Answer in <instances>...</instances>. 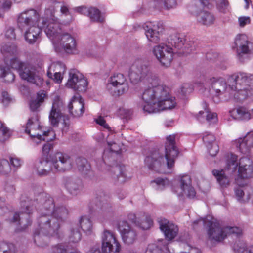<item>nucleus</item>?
Returning <instances> with one entry per match:
<instances>
[{"instance_id":"obj_1","label":"nucleus","mask_w":253,"mask_h":253,"mask_svg":"<svg viewBox=\"0 0 253 253\" xmlns=\"http://www.w3.org/2000/svg\"><path fill=\"white\" fill-rule=\"evenodd\" d=\"M56 11L55 6L51 5L45 8L40 17L34 9L25 10L18 15L17 26L21 31H25V39L29 43H34L41 30H44L56 52L65 51L67 53H75L77 51L75 39L71 34L64 32L62 28V25L69 24L73 21V17L65 5L61 7L60 12L61 16L67 17L66 20H60L56 17Z\"/></svg>"},{"instance_id":"obj_2","label":"nucleus","mask_w":253,"mask_h":253,"mask_svg":"<svg viewBox=\"0 0 253 253\" xmlns=\"http://www.w3.org/2000/svg\"><path fill=\"white\" fill-rule=\"evenodd\" d=\"M210 86L209 92L212 100L215 103L232 100L242 102L248 97L253 96V74L240 72L229 77L227 83L221 77L207 79L204 74L196 76L194 86L184 84L181 88L183 95L190 93L193 88L200 90Z\"/></svg>"},{"instance_id":"obj_3","label":"nucleus","mask_w":253,"mask_h":253,"mask_svg":"<svg viewBox=\"0 0 253 253\" xmlns=\"http://www.w3.org/2000/svg\"><path fill=\"white\" fill-rule=\"evenodd\" d=\"M232 146L243 156L232 153L228 154L226 157V168L224 169H214L212 174L221 187H226L229 183L226 172L228 174H231L238 167L235 182L240 187H242L247 184L248 179L253 175L252 162L248 157L253 148V130L248 132L245 136L233 140Z\"/></svg>"},{"instance_id":"obj_4","label":"nucleus","mask_w":253,"mask_h":253,"mask_svg":"<svg viewBox=\"0 0 253 253\" xmlns=\"http://www.w3.org/2000/svg\"><path fill=\"white\" fill-rule=\"evenodd\" d=\"M20 200L21 211L9 213L12 217L9 221H20L24 219L29 221L28 218L34 213L33 209H30L34 205L37 216L39 217L51 216L57 219H62L68 214V211L65 207H56L53 198L50 195L43 192H40L33 201L29 199L27 194L22 195Z\"/></svg>"},{"instance_id":"obj_5","label":"nucleus","mask_w":253,"mask_h":253,"mask_svg":"<svg viewBox=\"0 0 253 253\" xmlns=\"http://www.w3.org/2000/svg\"><path fill=\"white\" fill-rule=\"evenodd\" d=\"M16 52L17 47L13 43L8 42L1 44L0 52L3 57L4 64L0 65V78L3 79L5 82H12L15 79V76L11 71V69H13L19 73L23 80L37 86H41L43 79L32 65L22 62L18 58H13L8 61L7 58Z\"/></svg>"},{"instance_id":"obj_6","label":"nucleus","mask_w":253,"mask_h":253,"mask_svg":"<svg viewBox=\"0 0 253 253\" xmlns=\"http://www.w3.org/2000/svg\"><path fill=\"white\" fill-rule=\"evenodd\" d=\"M175 135L167 137L164 154L157 149H152L149 152L144 160L145 165L149 169L165 174L172 171L179 153L175 145Z\"/></svg>"},{"instance_id":"obj_7","label":"nucleus","mask_w":253,"mask_h":253,"mask_svg":"<svg viewBox=\"0 0 253 253\" xmlns=\"http://www.w3.org/2000/svg\"><path fill=\"white\" fill-rule=\"evenodd\" d=\"M141 99L139 107L144 112L150 114L171 110L176 105L175 98L169 94V87L158 84L145 89L141 95Z\"/></svg>"},{"instance_id":"obj_8","label":"nucleus","mask_w":253,"mask_h":253,"mask_svg":"<svg viewBox=\"0 0 253 253\" xmlns=\"http://www.w3.org/2000/svg\"><path fill=\"white\" fill-rule=\"evenodd\" d=\"M184 38L180 34L171 35L166 43H161L153 47L152 52L161 65L168 67L173 59V55L177 53L188 54L195 50L192 42L184 43Z\"/></svg>"},{"instance_id":"obj_9","label":"nucleus","mask_w":253,"mask_h":253,"mask_svg":"<svg viewBox=\"0 0 253 253\" xmlns=\"http://www.w3.org/2000/svg\"><path fill=\"white\" fill-rule=\"evenodd\" d=\"M208 239L211 241L221 242L228 236L233 235L237 238L243 235L244 227L243 226H230L222 225L220 222H205Z\"/></svg>"},{"instance_id":"obj_10","label":"nucleus","mask_w":253,"mask_h":253,"mask_svg":"<svg viewBox=\"0 0 253 253\" xmlns=\"http://www.w3.org/2000/svg\"><path fill=\"white\" fill-rule=\"evenodd\" d=\"M128 76L133 84L146 80L147 83L152 86L159 83V79L156 75H153L150 67L142 59L135 60L130 67Z\"/></svg>"},{"instance_id":"obj_11","label":"nucleus","mask_w":253,"mask_h":253,"mask_svg":"<svg viewBox=\"0 0 253 253\" xmlns=\"http://www.w3.org/2000/svg\"><path fill=\"white\" fill-rule=\"evenodd\" d=\"M60 222H39L34 232V242L40 247L47 246L50 237H60Z\"/></svg>"},{"instance_id":"obj_12","label":"nucleus","mask_w":253,"mask_h":253,"mask_svg":"<svg viewBox=\"0 0 253 253\" xmlns=\"http://www.w3.org/2000/svg\"><path fill=\"white\" fill-rule=\"evenodd\" d=\"M24 130L37 144L42 140L48 142L51 141L55 138V132L52 128H49L46 131L42 130L36 114L34 117L28 120Z\"/></svg>"},{"instance_id":"obj_13","label":"nucleus","mask_w":253,"mask_h":253,"mask_svg":"<svg viewBox=\"0 0 253 253\" xmlns=\"http://www.w3.org/2000/svg\"><path fill=\"white\" fill-rule=\"evenodd\" d=\"M65 109L63 100L58 96H56L53 101L52 106L49 115V121L51 125L56 127L59 123L62 125V133L66 132L69 128V118L64 115L62 111Z\"/></svg>"},{"instance_id":"obj_14","label":"nucleus","mask_w":253,"mask_h":253,"mask_svg":"<svg viewBox=\"0 0 253 253\" xmlns=\"http://www.w3.org/2000/svg\"><path fill=\"white\" fill-rule=\"evenodd\" d=\"M175 181L178 185H173L171 189L178 197H186L189 199H193L196 197V192L192 185L191 178L189 175H179L175 179Z\"/></svg>"},{"instance_id":"obj_15","label":"nucleus","mask_w":253,"mask_h":253,"mask_svg":"<svg viewBox=\"0 0 253 253\" xmlns=\"http://www.w3.org/2000/svg\"><path fill=\"white\" fill-rule=\"evenodd\" d=\"M73 165V160L68 155L57 152L53 155L46 168L56 172H65L71 170Z\"/></svg>"},{"instance_id":"obj_16","label":"nucleus","mask_w":253,"mask_h":253,"mask_svg":"<svg viewBox=\"0 0 253 253\" xmlns=\"http://www.w3.org/2000/svg\"><path fill=\"white\" fill-rule=\"evenodd\" d=\"M107 87L112 95L120 96L129 88L125 77L121 73H115L108 80Z\"/></svg>"},{"instance_id":"obj_17","label":"nucleus","mask_w":253,"mask_h":253,"mask_svg":"<svg viewBox=\"0 0 253 253\" xmlns=\"http://www.w3.org/2000/svg\"><path fill=\"white\" fill-rule=\"evenodd\" d=\"M235 44L237 48V54L241 62H245L249 55L253 54V43L249 41L245 34L237 35L235 39Z\"/></svg>"},{"instance_id":"obj_18","label":"nucleus","mask_w":253,"mask_h":253,"mask_svg":"<svg viewBox=\"0 0 253 253\" xmlns=\"http://www.w3.org/2000/svg\"><path fill=\"white\" fill-rule=\"evenodd\" d=\"M66 85L74 90L84 92L87 89L88 83L84 75L79 71L71 69L69 72V77Z\"/></svg>"},{"instance_id":"obj_19","label":"nucleus","mask_w":253,"mask_h":253,"mask_svg":"<svg viewBox=\"0 0 253 253\" xmlns=\"http://www.w3.org/2000/svg\"><path fill=\"white\" fill-rule=\"evenodd\" d=\"M46 142H47V141ZM52 148V145L49 143H45L42 147V157L35 166L36 171L39 176L47 175L49 172V169H46V168L48 166L51 161V158L53 157V156L49 155V152Z\"/></svg>"},{"instance_id":"obj_20","label":"nucleus","mask_w":253,"mask_h":253,"mask_svg":"<svg viewBox=\"0 0 253 253\" xmlns=\"http://www.w3.org/2000/svg\"><path fill=\"white\" fill-rule=\"evenodd\" d=\"M143 28L149 42L154 43L159 42V33L164 28L161 22H147L143 24Z\"/></svg>"},{"instance_id":"obj_21","label":"nucleus","mask_w":253,"mask_h":253,"mask_svg":"<svg viewBox=\"0 0 253 253\" xmlns=\"http://www.w3.org/2000/svg\"><path fill=\"white\" fill-rule=\"evenodd\" d=\"M188 10L196 17L197 22L202 25L210 26L214 24L215 17L212 13L206 11H200L195 5L188 6Z\"/></svg>"},{"instance_id":"obj_22","label":"nucleus","mask_w":253,"mask_h":253,"mask_svg":"<svg viewBox=\"0 0 253 253\" xmlns=\"http://www.w3.org/2000/svg\"><path fill=\"white\" fill-rule=\"evenodd\" d=\"M120 245L114 235L108 231L104 233L102 239V253H119Z\"/></svg>"},{"instance_id":"obj_23","label":"nucleus","mask_w":253,"mask_h":253,"mask_svg":"<svg viewBox=\"0 0 253 253\" xmlns=\"http://www.w3.org/2000/svg\"><path fill=\"white\" fill-rule=\"evenodd\" d=\"M66 70V66L63 63L59 61L53 62L48 68L47 75L55 83L60 84L62 82Z\"/></svg>"},{"instance_id":"obj_24","label":"nucleus","mask_w":253,"mask_h":253,"mask_svg":"<svg viewBox=\"0 0 253 253\" xmlns=\"http://www.w3.org/2000/svg\"><path fill=\"white\" fill-rule=\"evenodd\" d=\"M109 148L105 150L103 154L102 160L100 164L101 167H105L107 170H108V166H111L114 162V157L120 154L121 149L114 142H107Z\"/></svg>"},{"instance_id":"obj_25","label":"nucleus","mask_w":253,"mask_h":253,"mask_svg":"<svg viewBox=\"0 0 253 253\" xmlns=\"http://www.w3.org/2000/svg\"><path fill=\"white\" fill-rule=\"evenodd\" d=\"M67 108L69 113L73 117H80L84 111V100L80 94H76L71 99Z\"/></svg>"},{"instance_id":"obj_26","label":"nucleus","mask_w":253,"mask_h":253,"mask_svg":"<svg viewBox=\"0 0 253 253\" xmlns=\"http://www.w3.org/2000/svg\"><path fill=\"white\" fill-rule=\"evenodd\" d=\"M118 229L123 242L127 245L133 244L136 239V232L131 228L128 222H119Z\"/></svg>"},{"instance_id":"obj_27","label":"nucleus","mask_w":253,"mask_h":253,"mask_svg":"<svg viewBox=\"0 0 253 253\" xmlns=\"http://www.w3.org/2000/svg\"><path fill=\"white\" fill-rule=\"evenodd\" d=\"M160 228L168 240L174 239L178 231L177 226L172 222H160Z\"/></svg>"},{"instance_id":"obj_28","label":"nucleus","mask_w":253,"mask_h":253,"mask_svg":"<svg viewBox=\"0 0 253 253\" xmlns=\"http://www.w3.org/2000/svg\"><path fill=\"white\" fill-rule=\"evenodd\" d=\"M204 111H200L197 115L196 118L200 122H203L205 120L209 124L216 123L217 121V115L216 113L211 112L208 108L207 104L204 105Z\"/></svg>"},{"instance_id":"obj_29","label":"nucleus","mask_w":253,"mask_h":253,"mask_svg":"<svg viewBox=\"0 0 253 253\" xmlns=\"http://www.w3.org/2000/svg\"><path fill=\"white\" fill-rule=\"evenodd\" d=\"M230 116L234 119L239 121L249 120V111L243 107L234 108L229 112Z\"/></svg>"},{"instance_id":"obj_30","label":"nucleus","mask_w":253,"mask_h":253,"mask_svg":"<svg viewBox=\"0 0 253 253\" xmlns=\"http://www.w3.org/2000/svg\"><path fill=\"white\" fill-rule=\"evenodd\" d=\"M82 239V234L80 231L78 224H73L68 234V239L70 242L77 243Z\"/></svg>"},{"instance_id":"obj_31","label":"nucleus","mask_w":253,"mask_h":253,"mask_svg":"<svg viewBox=\"0 0 253 253\" xmlns=\"http://www.w3.org/2000/svg\"><path fill=\"white\" fill-rule=\"evenodd\" d=\"M154 2L155 7L158 9L162 8L169 9L175 7L176 5L175 0H155Z\"/></svg>"},{"instance_id":"obj_32","label":"nucleus","mask_w":253,"mask_h":253,"mask_svg":"<svg viewBox=\"0 0 253 253\" xmlns=\"http://www.w3.org/2000/svg\"><path fill=\"white\" fill-rule=\"evenodd\" d=\"M170 183L167 178H156L151 182L152 187L156 190H162L169 186Z\"/></svg>"},{"instance_id":"obj_33","label":"nucleus","mask_w":253,"mask_h":253,"mask_svg":"<svg viewBox=\"0 0 253 253\" xmlns=\"http://www.w3.org/2000/svg\"><path fill=\"white\" fill-rule=\"evenodd\" d=\"M108 171H119V174L117 175V178L120 182H123L125 181V172L123 171V168L124 166L122 167L120 165H118L116 164V162H113L111 166H108Z\"/></svg>"},{"instance_id":"obj_34","label":"nucleus","mask_w":253,"mask_h":253,"mask_svg":"<svg viewBox=\"0 0 253 253\" xmlns=\"http://www.w3.org/2000/svg\"><path fill=\"white\" fill-rule=\"evenodd\" d=\"M87 15L92 21L102 22L104 20V17L100 11L94 7L89 8Z\"/></svg>"},{"instance_id":"obj_35","label":"nucleus","mask_w":253,"mask_h":253,"mask_svg":"<svg viewBox=\"0 0 253 253\" xmlns=\"http://www.w3.org/2000/svg\"><path fill=\"white\" fill-rule=\"evenodd\" d=\"M76 164L79 170L84 174H87V171L90 169V166L88 163L86 159L79 157L76 160Z\"/></svg>"},{"instance_id":"obj_36","label":"nucleus","mask_w":253,"mask_h":253,"mask_svg":"<svg viewBox=\"0 0 253 253\" xmlns=\"http://www.w3.org/2000/svg\"><path fill=\"white\" fill-rule=\"evenodd\" d=\"M219 12L227 13L230 12V6L227 0H215Z\"/></svg>"},{"instance_id":"obj_37","label":"nucleus","mask_w":253,"mask_h":253,"mask_svg":"<svg viewBox=\"0 0 253 253\" xmlns=\"http://www.w3.org/2000/svg\"><path fill=\"white\" fill-rule=\"evenodd\" d=\"M0 253H16V247L12 243H0Z\"/></svg>"},{"instance_id":"obj_38","label":"nucleus","mask_w":253,"mask_h":253,"mask_svg":"<svg viewBox=\"0 0 253 253\" xmlns=\"http://www.w3.org/2000/svg\"><path fill=\"white\" fill-rule=\"evenodd\" d=\"M11 135V130L4 124L0 122V141L6 140Z\"/></svg>"},{"instance_id":"obj_39","label":"nucleus","mask_w":253,"mask_h":253,"mask_svg":"<svg viewBox=\"0 0 253 253\" xmlns=\"http://www.w3.org/2000/svg\"><path fill=\"white\" fill-rule=\"evenodd\" d=\"M65 187L69 192L73 195L77 194L79 190V185L70 179L67 181Z\"/></svg>"},{"instance_id":"obj_40","label":"nucleus","mask_w":253,"mask_h":253,"mask_svg":"<svg viewBox=\"0 0 253 253\" xmlns=\"http://www.w3.org/2000/svg\"><path fill=\"white\" fill-rule=\"evenodd\" d=\"M54 253H81L77 249H72L71 251L67 250V246L63 244H58L53 248Z\"/></svg>"},{"instance_id":"obj_41","label":"nucleus","mask_w":253,"mask_h":253,"mask_svg":"<svg viewBox=\"0 0 253 253\" xmlns=\"http://www.w3.org/2000/svg\"><path fill=\"white\" fill-rule=\"evenodd\" d=\"M202 139L207 147L211 146V145L214 143L215 137L212 133L209 132H205L203 133Z\"/></svg>"},{"instance_id":"obj_42","label":"nucleus","mask_w":253,"mask_h":253,"mask_svg":"<svg viewBox=\"0 0 253 253\" xmlns=\"http://www.w3.org/2000/svg\"><path fill=\"white\" fill-rule=\"evenodd\" d=\"M9 159L10 166L11 165L16 169L19 168L23 163V161L15 155L10 156Z\"/></svg>"},{"instance_id":"obj_43","label":"nucleus","mask_w":253,"mask_h":253,"mask_svg":"<svg viewBox=\"0 0 253 253\" xmlns=\"http://www.w3.org/2000/svg\"><path fill=\"white\" fill-rule=\"evenodd\" d=\"M10 170L9 161L5 159H0V173H6Z\"/></svg>"},{"instance_id":"obj_44","label":"nucleus","mask_w":253,"mask_h":253,"mask_svg":"<svg viewBox=\"0 0 253 253\" xmlns=\"http://www.w3.org/2000/svg\"><path fill=\"white\" fill-rule=\"evenodd\" d=\"M11 5V2L7 0L0 1V17L3 16L5 11L10 8Z\"/></svg>"},{"instance_id":"obj_45","label":"nucleus","mask_w":253,"mask_h":253,"mask_svg":"<svg viewBox=\"0 0 253 253\" xmlns=\"http://www.w3.org/2000/svg\"><path fill=\"white\" fill-rule=\"evenodd\" d=\"M76 224H78L80 228H81L84 232L88 234L91 233L92 228V222H79Z\"/></svg>"},{"instance_id":"obj_46","label":"nucleus","mask_w":253,"mask_h":253,"mask_svg":"<svg viewBox=\"0 0 253 253\" xmlns=\"http://www.w3.org/2000/svg\"><path fill=\"white\" fill-rule=\"evenodd\" d=\"M95 121L97 124L102 126L104 129H107L109 132H111V129L106 123V121L103 117L99 116L95 119Z\"/></svg>"},{"instance_id":"obj_47","label":"nucleus","mask_w":253,"mask_h":253,"mask_svg":"<svg viewBox=\"0 0 253 253\" xmlns=\"http://www.w3.org/2000/svg\"><path fill=\"white\" fill-rule=\"evenodd\" d=\"M107 198L108 197L104 194H102V196L100 195L99 199L97 197L96 200H95L96 207L97 208H102L104 206V205L107 204Z\"/></svg>"},{"instance_id":"obj_48","label":"nucleus","mask_w":253,"mask_h":253,"mask_svg":"<svg viewBox=\"0 0 253 253\" xmlns=\"http://www.w3.org/2000/svg\"><path fill=\"white\" fill-rule=\"evenodd\" d=\"M251 18L249 16H240L238 19L239 25L240 27H244L251 23Z\"/></svg>"},{"instance_id":"obj_49","label":"nucleus","mask_w":253,"mask_h":253,"mask_svg":"<svg viewBox=\"0 0 253 253\" xmlns=\"http://www.w3.org/2000/svg\"><path fill=\"white\" fill-rule=\"evenodd\" d=\"M234 249L236 253H253V248L248 249L244 244L242 246L235 247Z\"/></svg>"},{"instance_id":"obj_50","label":"nucleus","mask_w":253,"mask_h":253,"mask_svg":"<svg viewBox=\"0 0 253 253\" xmlns=\"http://www.w3.org/2000/svg\"><path fill=\"white\" fill-rule=\"evenodd\" d=\"M207 149L210 155L212 157L215 156L219 151V147L215 143L211 145Z\"/></svg>"},{"instance_id":"obj_51","label":"nucleus","mask_w":253,"mask_h":253,"mask_svg":"<svg viewBox=\"0 0 253 253\" xmlns=\"http://www.w3.org/2000/svg\"><path fill=\"white\" fill-rule=\"evenodd\" d=\"M145 253H162V250L155 244L149 245Z\"/></svg>"},{"instance_id":"obj_52","label":"nucleus","mask_w":253,"mask_h":253,"mask_svg":"<svg viewBox=\"0 0 253 253\" xmlns=\"http://www.w3.org/2000/svg\"><path fill=\"white\" fill-rule=\"evenodd\" d=\"M136 226L145 230L150 229L153 226V222H134Z\"/></svg>"},{"instance_id":"obj_53","label":"nucleus","mask_w":253,"mask_h":253,"mask_svg":"<svg viewBox=\"0 0 253 253\" xmlns=\"http://www.w3.org/2000/svg\"><path fill=\"white\" fill-rule=\"evenodd\" d=\"M15 224V231L17 233L24 231L30 225L29 224H22V222H14Z\"/></svg>"},{"instance_id":"obj_54","label":"nucleus","mask_w":253,"mask_h":253,"mask_svg":"<svg viewBox=\"0 0 253 253\" xmlns=\"http://www.w3.org/2000/svg\"><path fill=\"white\" fill-rule=\"evenodd\" d=\"M5 37L6 38L13 40L15 39V34L14 29L12 27L8 28L5 32Z\"/></svg>"},{"instance_id":"obj_55","label":"nucleus","mask_w":253,"mask_h":253,"mask_svg":"<svg viewBox=\"0 0 253 253\" xmlns=\"http://www.w3.org/2000/svg\"><path fill=\"white\" fill-rule=\"evenodd\" d=\"M130 111L124 108H120L118 110V114L122 118H126L130 115Z\"/></svg>"},{"instance_id":"obj_56","label":"nucleus","mask_w":253,"mask_h":253,"mask_svg":"<svg viewBox=\"0 0 253 253\" xmlns=\"http://www.w3.org/2000/svg\"><path fill=\"white\" fill-rule=\"evenodd\" d=\"M89 8L85 6H79L74 8L75 11L83 15H87Z\"/></svg>"},{"instance_id":"obj_57","label":"nucleus","mask_w":253,"mask_h":253,"mask_svg":"<svg viewBox=\"0 0 253 253\" xmlns=\"http://www.w3.org/2000/svg\"><path fill=\"white\" fill-rule=\"evenodd\" d=\"M5 199L0 197V216L3 215L7 210V208L5 206Z\"/></svg>"},{"instance_id":"obj_58","label":"nucleus","mask_w":253,"mask_h":253,"mask_svg":"<svg viewBox=\"0 0 253 253\" xmlns=\"http://www.w3.org/2000/svg\"><path fill=\"white\" fill-rule=\"evenodd\" d=\"M46 96V93L44 91H40L37 93L36 100L38 101L41 104L44 101V99Z\"/></svg>"},{"instance_id":"obj_59","label":"nucleus","mask_w":253,"mask_h":253,"mask_svg":"<svg viewBox=\"0 0 253 253\" xmlns=\"http://www.w3.org/2000/svg\"><path fill=\"white\" fill-rule=\"evenodd\" d=\"M41 105V103L36 99L32 100L30 103V108L32 111H36Z\"/></svg>"},{"instance_id":"obj_60","label":"nucleus","mask_w":253,"mask_h":253,"mask_svg":"<svg viewBox=\"0 0 253 253\" xmlns=\"http://www.w3.org/2000/svg\"><path fill=\"white\" fill-rule=\"evenodd\" d=\"M235 193L238 200L239 201H242V199L244 195L243 189H241L240 188H236L235 189Z\"/></svg>"},{"instance_id":"obj_61","label":"nucleus","mask_w":253,"mask_h":253,"mask_svg":"<svg viewBox=\"0 0 253 253\" xmlns=\"http://www.w3.org/2000/svg\"><path fill=\"white\" fill-rule=\"evenodd\" d=\"M2 101L3 104H6L10 100V98L9 94L7 92H6L5 91H3L2 92Z\"/></svg>"},{"instance_id":"obj_62","label":"nucleus","mask_w":253,"mask_h":253,"mask_svg":"<svg viewBox=\"0 0 253 253\" xmlns=\"http://www.w3.org/2000/svg\"><path fill=\"white\" fill-rule=\"evenodd\" d=\"M15 190L14 186L12 184L7 183L5 186V190L8 193L13 194Z\"/></svg>"},{"instance_id":"obj_63","label":"nucleus","mask_w":253,"mask_h":253,"mask_svg":"<svg viewBox=\"0 0 253 253\" xmlns=\"http://www.w3.org/2000/svg\"><path fill=\"white\" fill-rule=\"evenodd\" d=\"M198 221H215L214 220V218L211 214H208L205 216L204 217H202L201 218L200 220Z\"/></svg>"},{"instance_id":"obj_64","label":"nucleus","mask_w":253,"mask_h":253,"mask_svg":"<svg viewBox=\"0 0 253 253\" xmlns=\"http://www.w3.org/2000/svg\"><path fill=\"white\" fill-rule=\"evenodd\" d=\"M87 253H101L99 248L98 247H93Z\"/></svg>"}]
</instances>
